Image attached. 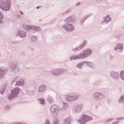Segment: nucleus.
<instances>
[{
    "label": "nucleus",
    "mask_w": 124,
    "mask_h": 124,
    "mask_svg": "<svg viewBox=\"0 0 124 124\" xmlns=\"http://www.w3.org/2000/svg\"><path fill=\"white\" fill-rule=\"evenodd\" d=\"M114 50L115 51H118V52H122L123 50H124V47L123 46V44H118L116 46H114Z\"/></svg>",
    "instance_id": "obj_18"
},
{
    "label": "nucleus",
    "mask_w": 124,
    "mask_h": 124,
    "mask_svg": "<svg viewBox=\"0 0 124 124\" xmlns=\"http://www.w3.org/2000/svg\"><path fill=\"white\" fill-rule=\"evenodd\" d=\"M58 124V123L57 122H54V123H53V124Z\"/></svg>",
    "instance_id": "obj_50"
},
{
    "label": "nucleus",
    "mask_w": 124,
    "mask_h": 124,
    "mask_svg": "<svg viewBox=\"0 0 124 124\" xmlns=\"http://www.w3.org/2000/svg\"><path fill=\"white\" fill-rule=\"evenodd\" d=\"M46 100L50 104H52V103L54 102V99L51 96H48L47 98H46Z\"/></svg>",
    "instance_id": "obj_24"
},
{
    "label": "nucleus",
    "mask_w": 124,
    "mask_h": 124,
    "mask_svg": "<svg viewBox=\"0 0 124 124\" xmlns=\"http://www.w3.org/2000/svg\"><path fill=\"white\" fill-rule=\"evenodd\" d=\"M89 61H85L82 62V64L83 66H85L86 67H88L89 66Z\"/></svg>",
    "instance_id": "obj_33"
},
{
    "label": "nucleus",
    "mask_w": 124,
    "mask_h": 124,
    "mask_svg": "<svg viewBox=\"0 0 124 124\" xmlns=\"http://www.w3.org/2000/svg\"><path fill=\"white\" fill-rule=\"evenodd\" d=\"M80 95H76L75 96H69L66 98L67 101H73V100H77L79 98Z\"/></svg>",
    "instance_id": "obj_15"
},
{
    "label": "nucleus",
    "mask_w": 124,
    "mask_h": 124,
    "mask_svg": "<svg viewBox=\"0 0 124 124\" xmlns=\"http://www.w3.org/2000/svg\"><path fill=\"white\" fill-rule=\"evenodd\" d=\"M115 121H124V117H121V118H115L114 119Z\"/></svg>",
    "instance_id": "obj_36"
},
{
    "label": "nucleus",
    "mask_w": 124,
    "mask_h": 124,
    "mask_svg": "<svg viewBox=\"0 0 124 124\" xmlns=\"http://www.w3.org/2000/svg\"><path fill=\"white\" fill-rule=\"evenodd\" d=\"M3 19V14L1 13V12H0V24H2L3 22L2 21V20Z\"/></svg>",
    "instance_id": "obj_32"
},
{
    "label": "nucleus",
    "mask_w": 124,
    "mask_h": 124,
    "mask_svg": "<svg viewBox=\"0 0 124 124\" xmlns=\"http://www.w3.org/2000/svg\"><path fill=\"white\" fill-rule=\"evenodd\" d=\"M30 39L31 40V42H35L37 40V37L36 36H31L30 37Z\"/></svg>",
    "instance_id": "obj_26"
},
{
    "label": "nucleus",
    "mask_w": 124,
    "mask_h": 124,
    "mask_svg": "<svg viewBox=\"0 0 124 124\" xmlns=\"http://www.w3.org/2000/svg\"><path fill=\"white\" fill-rule=\"evenodd\" d=\"M93 120V117L89 116L87 115L83 114L82 116L78 120V123L81 124H86L87 122L89 121H92Z\"/></svg>",
    "instance_id": "obj_5"
},
{
    "label": "nucleus",
    "mask_w": 124,
    "mask_h": 124,
    "mask_svg": "<svg viewBox=\"0 0 124 124\" xmlns=\"http://www.w3.org/2000/svg\"><path fill=\"white\" fill-rule=\"evenodd\" d=\"M88 66L89 67H90V68H93V69L95 68V64H94V63L91 62H89Z\"/></svg>",
    "instance_id": "obj_27"
},
{
    "label": "nucleus",
    "mask_w": 124,
    "mask_h": 124,
    "mask_svg": "<svg viewBox=\"0 0 124 124\" xmlns=\"http://www.w3.org/2000/svg\"><path fill=\"white\" fill-rule=\"evenodd\" d=\"M103 20L101 22V25H107L108 23H110L112 18L110 17V15H107L106 16L103 17Z\"/></svg>",
    "instance_id": "obj_13"
},
{
    "label": "nucleus",
    "mask_w": 124,
    "mask_h": 124,
    "mask_svg": "<svg viewBox=\"0 0 124 124\" xmlns=\"http://www.w3.org/2000/svg\"><path fill=\"white\" fill-rule=\"evenodd\" d=\"M15 124H27V123H17V122H14Z\"/></svg>",
    "instance_id": "obj_43"
},
{
    "label": "nucleus",
    "mask_w": 124,
    "mask_h": 124,
    "mask_svg": "<svg viewBox=\"0 0 124 124\" xmlns=\"http://www.w3.org/2000/svg\"><path fill=\"white\" fill-rule=\"evenodd\" d=\"M93 54V50L91 48H87L83 51V53H80L82 59H86Z\"/></svg>",
    "instance_id": "obj_8"
},
{
    "label": "nucleus",
    "mask_w": 124,
    "mask_h": 124,
    "mask_svg": "<svg viewBox=\"0 0 124 124\" xmlns=\"http://www.w3.org/2000/svg\"><path fill=\"white\" fill-rule=\"evenodd\" d=\"M121 79L124 81V70H122L120 72V76Z\"/></svg>",
    "instance_id": "obj_31"
},
{
    "label": "nucleus",
    "mask_w": 124,
    "mask_h": 124,
    "mask_svg": "<svg viewBox=\"0 0 124 124\" xmlns=\"http://www.w3.org/2000/svg\"><path fill=\"white\" fill-rule=\"evenodd\" d=\"M121 123L120 121H115L112 123V124H119Z\"/></svg>",
    "instance_id": "obj_40"
},
{
    "label": "nucleus",
    "mask_w": 124,
    "mask_h": 124,
    "mask_svg": "<svg viewBox=\"0 0 124 124\" xmlns=\"http://www.w3.org/2000/svg\"><path fill=\"white\" fill-rule=\"evenodd\" d=\"M10 69L12 72L16 73L20 71V66L18 65V63L16 62H12L10 65Z\"/></svg>",
    "instance_id": "obj_7"
},
{
    "label": "nucleus",
    "mask_w": 124,
    "mask_h": 124,
    "mask_svg": "<svg viewBox=\"0 0 124 124\" xmlns=\"http://www.w3.org/2000/svg\"><path fill=\"white\" fill-rule=\"evenodd\" d=\"M63 72H64V70L62 69H55L51 71V74H53L55 76L62 75V74H63Z\"/></svg>",
    "instance_id": "obj_10"
},
{
    "label": "nucleus",
    "mask_w": 124,
    "mask_h": 124,
    "mask_svg": "<svg viewBox=\"0 0 124 124\" xmlns=\"http://www.w3.org/2000/svg\"><path fill=\"white\" fill-rule=\"evenodd\" d=\"M45 90H46V86L45 85H42L39 87L38 92L40 93H43Z\"/></svg>",
    "instance_id": "obj_22"
},
{
    "label": "nucleus",
    "mask_w": 124,
    "mask_h": 124,
    "mask_svg": "<svg viewBox=\"0 0 124 124\" xmlns=\"http://www.w3.org/2000/svg\"><path fill=\"white\" fill-rule=\"evenodd\" d=\"M5 90H6V86L5 85L1 88L0 91V94H4V92H5Z\"/></svg>",
    "instance_id": "obj_28"
},
{
    "label": "nucleus",
    "mask_w": 124,
    "mask_h": 124,
    "mask_svg": "<svg viewBox=\"0 0 124 124\" xmlns=\"http://www.w3.org/2000/svg\"><path fill=\"white\" fill-rule=\"evenodd\" d=\"M20 88L18 87H16L13 90H11V93H10L8 96L9 99L11 100L12 99H14V98H16V97H18V95H19V93H20Z\"/></svg>",
    "instance_id": "obj_3"
},
{
    "label": "nucleus",
    "mask_w": 124,
    "mask_h": 124,
    "mask_svg": "<svg viewBox=\"0 0 124 124\" xmlns=\"http://www.w3.org/2000/svg\"><path fill=\"white\" fill-rule=\"evenodd\" d=\"M25 30H34L36 31H41V29L38 26H31L30 25H26Z\"/></svg>",
    "instance_id": "obj_14"
},
{
    "label": "nucleus",
    "mask_w": 124,
    "mask_h": 124,
    "mask_svg": "<svg viewBox=\"0 0 124 124\" xmlns=\"http://www.w3.org/2000/svg\"><path fill=\"white\" fill-rule=\"evenodd\" d=\"M110 60H113V56H110Z\"/></svg>",
    "instance_id": "obj_48"
},
{
    "label": "nucleus",
    "mask_w": 124,
    "mask_h": 124,
    "mask_svg": "<svg viewBox=\"0 0 124 124\" xmlns=\"http://www.w3.org/2000/svg\"><path fill=\"white\" fill-rule=\"evenodd\" d=\"M50 113L52 114V117L56 118L59 115L60 111H61V107L58 105H54L50 108Z\"/></svg>",
    "instance_id": "obj_4"
},
{
    "label": "nucleus",
    "mask_w": 124,
    "mask_h": 124,
    "mask_svg": "<svg viewBox=\"0 0 124 124\" xmlns=\"http://www.w3.org/2000/svg\"><path fill=\"white\" fill-rule=\"evenodd\" d=\"M79 5H81V2H80L77 3V4H76V6H79Z\"/></svg>",
    "instance_id": "obj_44"
},
{
    "label": "nucleus",
    "mask_w": 124,
    "mask_h": 124,
    "mask_svg": "<svg viewBox=\"0 0 124 124\" xmlns=\"http://www.w3.org/2000/svg\"><path fill=\"white\" fill-rule=\"evenodd\" d=\"M110 77L114 79V80H116L118 81L120 79V73L118 71H111L110 73Z\"/></svg>",
    "instance_id": "obj_11"
},
{
    "label": "nucleus",
    "mask_w": 124,
    "mask_h": 124,
    "mask_svg": "<svg viewBox=\"0 0 124 124\" xmlns=\"http://www.w3.org/2000/svg\"><path fill=\"white\" fill-rule=\"evenodd\" d=\"M93 98L96 101H99L105 98V94L103 93L96 92L93 94Z\"/></svg>",
    "instance_id": "obj_6"
},
{
    "label": "nucleus",
    "mask_w": 124,
    "mask_h": 124,
    "mask_svg": "<svg viewBox=\"0 0 124 124\" xmlns=\"http://www.w3.org/2000/svg\"><path fill=\"white\" fill-rule=\"evenodd\" d=\"M10 6H11L10 0H1V2L0 3V8L3 11H9L10 10Z\"/></svg>",
    "instance_id": "obj_2"
},
{
    "label": "nucleus",
    "mask_w": 124,
    "mask_h": 124,
    "mask_svg": "<svg viewBox=\"0 0 124 124\" xmlns=\"http://www.w3.org/2000/svg\"><path fill=\"white\" fill-rule=\"evenodd\" d=\"M29 50L31 51V52H34V48L32 47H30Z\"/></svg>",
    "instance_id": "obj_42"
},
{
    "label": "nucleus",
    "mask_w": 124,
    "mask_h": 124,
    "mask_svg": "<svg viewBox=\"0 0 124 124\" xmlns=\"http://www.w3.org/2000/svg\"><path fill=\"white\" fill-rule=\"evenodd\" d=\"M112 121H114V118H110L106 120L105 123H110L112 122Z\"/></svg>",
    "instance_id": "obj_37"
},
{
    "label": "nucleus",
    "mask_w": 124,
    "mask_h": 124,
    "mask_svg": "<svg viewBox=\"0 0 124 124\" xmlns=\"http://www.w3.org/2000/svg\"><path fill=\"white\" fill-rule=\"evenodd\" d=\"M18 79H19V77H16L15 78H14L12 81V84L15 83V82H16Z\"/></svg>",
    "instance_id": "obj_35"
},
{
    "label": "nucleus",
    "mask_w": 124,
    "mask_h": 124,
    "mask_svg": "<svg viewBox=\"0 0 124 124\" xmlns=\"http://www.w3.org/2000/svg\"><path fill=\"white\" fill-rule=\"evenodd\" d=\"M25 80L24 78L20 79L17 81H16V84L17 85V86H24L25 84L24 83Z\"/></svg>",
    "instance_id": "obj_21"
},
{
    "label": "nucleus",
    "mask_w": 124,
    "mask_h": 124,
    "mask_svg": "<svg viewBox=\"0 0 124 124\" xmlns=\"http://www.w3.org/2000/svg\"><path fill=\"white\" fill-rule=\"evenodd\" d=\"M46 6H49L50 4L48 3H47L46 4Z\"/></svg>",
    "instance_id": "obj_49"
},
{
    "label": "nucleus",
    "mask_w": 124,
    "mask_h": 124,
    "mask_svg": "<svg viewBox=\"0 0 124 124\" xmlns=\"http://www.w3.org/2000/svg\"><path fill=\"white\" fill-rule=\"evenodd\" d=\"M20 14H21V15H24V13H23V12L22 11H20Z\"/></svg>",
    "instance_id": "obj_47"
},
{
    "label": "nucleus",
    "mask_w": 124,
    "mask_h": 124,
    "mask_svg": "<svg viewBox=\"0 0 124 124\" xmlns=\"http://www.w3.org/2000/svg\"><path fill=\"white\" fill-rule=\"evenodd\" d=\"M40 7H41V6H38L36 7V9H39V8H40Z\"/></svg>",
    "instance_id": "obj_46"
},
{
    "label": "nucleus",
    "mask_w": 124,
    "mask_h": 124,
    "mask_svg": "<svg viewBox=\"0 0 124 124\" xmlns=\"http://www.w3.org/2000/svg\"><path fill=\"white\" fill-rule=\"evenodd\" d=\"M82 59L81 53H79L78 55H73L70 57V61H75L76 60H80Z\"/></svg>",
    "instance_id": "obj_16"
},
{
    "label": "nucleus",
    "mask_w": 124,
    "mask_h": 124,
    "mask_svg": "<svg viewBox=\"0 0 124 124\" xmlns=\"http://www.w3.org/2000/svg\"><path fill=\"white\" fill-rule=\"evenodd\" d=\"M77 20V17L74 16H70L65 18V21L66 23L62 26V28L66 31H74V26L71 24V23H74Z\"/></svg>",
    "instance_id": "obj_1"
},
{
    "label": "nucleus",
    "mask_w": 124,
    "mask_h": 124,
    "mask_svg": "<svg viewBox=\"0 0 124 124\" xmlns=\"http://www.w3.org/2000/svg\"><path fill=\"white\" fill-rule=\"evenodd\" d=\"M76 67L78 69H83V63L82 62H79L76 65Z\"/></svg>",
    "instance_id": "obj_25"
},
{
    "label": "nucleus",
    "mask_w": 124,
    "mask_h": 124,
    "mask_svg": "<svg viewBox=\"0 0 124 124\" xmlns=\"http://www.w3.org/2000/svg\"><path fill=\"white\" fill-rule=\"evenodd\" d=\"M63 107L65 108H68V105L66 103H63Z\"/></svg>",
    "instance_id": "obj_39"
},
{
    "label": "nucleus",
    "mask_w": 124,
    "mask_h": 124,
    "mask_svg": "<svg viewBox=\"0 0 124 124\" xmlns=\"http://www.w3.org/2000/svg\"><path fill=\"white\" fill-rule=\"evenodd\" d=\"M119 103H124V95H123L120 97L118 100Z\"/></svg>",
    "instance_id": "obj_30"
},
{
    "label": "nucleus",
    "mask_w": 124,
    "mask_h": 124,
    "mask_svg": "<svg viewBox=\"0 0 124 124\" xmlns=\"http://www.w3.org/2000/svg\"><path fill=\"white\" fill-rule=\"evenodd\" d=\"M70 9H68L64 13L62 14V15H68V14H69V13H70Z\"/></svg>",
    "instance_id": "obj_34"
},
{
    "label": "nucleus",
    "mask_w": 124,
    "mask_h": 124,
    "mask_svg": "<svg viewBox=\"0 0 124 124\" xmlns=\"http://www.w3.org/2000/svg\"><path fill=\"white\" fill-rule=\"evenodd\" d=\"M8 69H6V68H2L0 69V79H1L5 74L8 72Z\"/></svg>",
    "instance_id": "obj_17"
},
{
    "label": "nucleus",
    "mask_w": 124,
    "mask_h": 124,
    "mask_svg": "<svg viewBox=\"0 0 124 124\" xmlns=\"http://www.w3.org/2000/svg\"><path fill=\"white\" fill-rule=\"evenodd\" d=\"M5 110H9L10 109V106L9 105H7L4 107Z\"/></svg>",
    "instance_id": "obj_38"
},
{
    "label": "nucleus",
    "mask_w": 124,
    "mask_h": 124,
    "mask_svg": "<svg viewBox=\"0 0 124 124\" xmlns=\"http://www.w3.org/2000/svg\"><path fill=\"white\" fill-rule=\"evenodd\" d=\"M90 16H92V14L85 16L84 18L81 19L80 20V25H83V23H84V22H85V21H86V20H87V19H88V18H89V17H90Z\"/></svg>",
    "instance_id": "obj_23"
},
{
    "label": "nucleus",
    "mask_w": 124,
    "mask_h": 124,
    "mask_svg": "<svg viewBox=\"0 0 124 124\" xmlns=\"http://www.w3.org/2000/svg\"><path fill=\"white\" fill-rule=\"evenodd\" d=\"M16 35L17 36H19L21 38H24L27 35V32L24 31H18Z\"/></svg>",
    "instance_id": "obj_19"
},
{
    "label": "nucleus",
    "mask_w": 124,
    "mask_h": 124,
    "mask_svg": "<svg viewBox=\"0 0 124 124\" xmlns=\"http://www.w3.org/2000/svg\"><path fill=\"white\" fill-rule=\"evenodd\" d=\"M71 122H72V117H67L63 120L64 124H70Z\"/></svg>",
    "instance_id": "obj_20"
},
{
    "label": "nucleus",
    "mask_w": 124,
    "mask_h": 124,
    "mask_svg": "<svg viewBox=\"0 0 124 124\" xmlns=\"http://www.w3.org/2000/svg\"><path fill=\"white\" fill-rule=\"evenodd\" d=\"M73 75H74V76H77V75H78V74H77V73H74L73 74Z\"/></svg>",
    "instance_id": "obj_45"
},
{
    "label": "nucleus",
    "mask_w": 124,
    "mask_h": 124,
    "mask_svg": "<svg viewBox=\"0 0 124 124\" xmlns=\"http://www.w3.org/2000/svg\"><path fill=\"white\" fill-rule=\"evenodd\" d=\"M87 43H88V41L84 40L83 42L79 46L73 48L72 49V51L77 52V51H80V50H82V49H83L86 46V45H87Z\"/></svg>",
    "instance_id": "obj_12"
},
{
    "label": "nucleus",
    "mask_w": 124,
    "mask_h": 124,
    "mask_svg": "<svg viewBox=\"0 0 124 124\" xmlns=\"http://www.w3.org/2000/svg\"><path fill=\"white\" fill-rule=\"evenodd\" d=\"M84 109V105L82 104H76L73 108V111L74 113H79L80 111H82Z\"/></svg>",
    "instance_id": "obj_9"
},
{
    "label": "nucleus",
    "mask_w": 124,
    "mask_h": 124,
    "mask_svg": "<svg viewBox=\"0 0 124 124\" xmlns=\"http://www.w3.org/2000/svg\"><path fill=\"white\" fill-rule=\"evenodd\" d=\"M45 124H50V121L48 119H46Z\"/></svg>",
    "instance_id": "obj_41"
},
{
    "label": "nucleus",
    "mask_w": 124,
    "mask_h": 124,
    "mask_svg": "<svg viewBox=\"0 0 124 124\" xmlns=\"http://www.w3.org/2000/svg\"><path fill=\"white\" fill-rule=\"evenodd\" d=\"M38 101H39L40 104H41L42 105H44L45 104V99L40 98L38 99Z\"/></svg>",
    "instance_id": "obj_29"
}]
</instances>
